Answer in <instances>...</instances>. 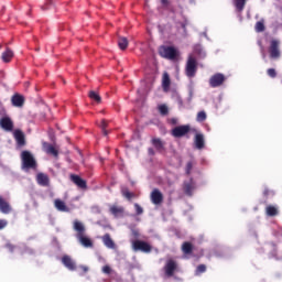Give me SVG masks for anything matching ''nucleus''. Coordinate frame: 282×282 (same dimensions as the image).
I'll return each instance as SVG.
<instances>
[{"label":"nucleus","mask_w":282,"mask_h":282,"mask_svg":"<svg viewBox=\"0 0 282 282\" xmlns=\"http://www.w3.org/2000/svg\"><path fill=\"white\" fill-rule=\"evenodd\" d=\"M11 104L13 107L21 108L23 105H25V97H23L21 94H14L11 97Z\"/></svg>","instance_id":"nucleus-14"},{"label":"nucleus","mask_w":282,"mask_h":282,"mask_svg":"<svg viewBox=\"0 0 282 282\" xmlns=\"http://www.w3.org/2000/svg\"><path fill=\"white\" fill-rule=\"evenodd\" d=\"M281 41L279 40H271L269 45V56L273 61L281 58Z\"/></svg>","instance_id":"nucleus-4"},{"label":"nucleus","mask_w":282,"mask_h":282,"mask_svg":"<svg viewBox=\"0 0 282 282\" xmlns=\"http://www.w3.org/2000/svg\"><path fill=\"white\" fill-rule=\"evenodd\" d=\"M24 249L26 250V252H32V249L28 248L26 246H24Z\"/></svg>","instance_id":"nucleus-51"},{"label":"nucleus","mask_w":282,"mask_h":282,"mask_svg":"<svg viewBox=\"0 0 282 282\" xmlns=\"http://www.w3.org/2000/svg\"><path fill=\"white\" fill-rule=\"evenodd\" d=\"M169 124H172L173 127H175V124L178 123V119L177 118H170L167 119Z\"/></svg>","instance_id":"nucleus-44"},{"label":"nucleus","mask_w":282,"mask_h":282,"mask_svg":"<svg viewBox=\"0 0 282 282\" xmlns=\"http://www.w3.org/2000/svg\"><path fill=\"white\" fill-rule=\"evenodd\" d=\"M0 213L3 215H10L12 213V206L4 198L0 196Z\"/></svg>","instance_id":"nucleus-18"},{"label":"nucleus","mask_w":282,"mask_h":282,"mask_svg":"<svg viewBox=\"0 0 282 282\" xmlns=\"http://www.w3.org/2000/svg\"><path fill=\"white\" fill-rule=\"evenodd\" d=\"M6 248H8L9 252H14V250H17V246L12 245L11 242H7Z\"/></svg>","instance_id":"nucleus-41"},{"label":"nucleus","mask_w":282,"mask_h":282,"mask_svg":"<svg viewBox=\"0 0 282 282\" xmlns=\"http://www.w3.org/2000/svg\"><path fill=\"white\" fill-rule=\"evenodd\" d=\"M191 171H193V162H187V164H186V174L191 175Z\"/></svg>","instance_id":"nucleus-42"},{"label":"nucleus","mask_w":282,"mask_h":282,"mask_svg":"<svg viewBox=\"0 0 282 282\" xmlns=\"http://www.w3.org/2000/svg\"><path fill=\"white\" fill-rule=\"evenodd\" d=\"M150 199L152 204H154L155 206H160V204L164 202V195L162 194V192H160V189L154 188L151 192Z\"/></svg>","instance_id":"nucleus-9"},{"label":"nucleus","mask_w":282,"mask_h":282,"mask_svg":"<svg viewBox=\"0 0 282 282\" xmlns=\"http://www.w3.org/2000/svg\"><path fill=\"white\" fill-rule=\"evenodd\" d=\"M267 74H268V76H270V78H276V69H274V68H269L267 70Z\"/></svg>","instance_id":"nucleus-40"},{"label":"nucleus","mask_w":282,"mask_h":282,"mask_svg":"<svg viewBox=\"0 0 282 282\" xmlns=\"http://www.w3.org/2000/svg\"><path fill=\"white\" fill-rule=\"evenodd\" d=\"M206 112L205 111H199L197 113L196 120L197 122H204L206 120Z\"/></svg>","instance_id":"nucleus-37"},{"label":"nucleus","mask_w":282,"mask_h":282,"mask_svg":"<svg viewBox=\"0 0 282 282\" xmlns=\"http://www.w3.org/2000/svg\"><path fill=\"white\" fill-rule=\"evenodd\" d=\"M109 213H111L113 217H124V207L112 205L109 207Z\"/></svg>","instance_id":"nucleus-19"},{"label":"nucleus","mask_w":282,"mask_h":282,"mask_svg":"<svg viewBox=\"0 0 282 282\" xmlns=\"http://www.w3.org/2000/svg\"><path fill=\"white\" fill-rule=\"evenodd\" d=\"M181 25H182L183 30H186V24L185 23H182Z\"/></svg>","instance_id":"nucleus-52"},{"label":"nucleus","mask_w":282,"mask_h":282,"mask_svg":"<svg viewBox=\"0 0 282 282\" xmlns=\"http://www.w3.org/2000/svg\"><path fill=\"white\" fill-rule=\"evenodd\" d=\"M247 1L248 0H234V6L238 14H241V12H243V10L246 9Z\"/></svg>","instance_id":"nucleus-24"},{"label":"nucleus","mask_w":282,"mask_h":282,"mask_svg":"<svg viewBox=\"0 0 282 282\" xmlns=\"http://www.w3.org/2000/svg\"><path fill=\"white\" fill-rule=\"evenodd\" d=\"M121 194L126 197V199H129V200H131V199H133V197H135V194L131 193L129 191V188H127V187H123L121 189Z\"/></svg>","instance_id":"nucleus-31"},{"label":"nucleus","mask_w":282,"mask_h":282,"mask_svg":"<svg viewBox=\"0 0 282 282\" xmlns=\"http://www.w3.org/2000/svg\"><path fill=\"white\" fill-rule=\"evenodd\" d=\"M108 122H107V120H102L101 121V124H100V127H101V131H102V133H104V135H109V132L107 131V127H108Z\"/></svg>","instance_id":"nucleus-36"},{"label":"nucleus","mask_w":282,"mask_h":282,"mask_svg":"<svg viewBox=\"0 0 282 282\" xmlns=\"http://www.w3.org/2000/svg\"><path fill=\"white\" fill-rule=\"evenodd\" d=\"M193 250H194V247L192 242H188V241L183 242L182 245L183 254H193Z\"/></svg>","instance_id":"nucleus-26"},{"label":"nucleus","mask_w":282,"mask_h":282,"mask_svg":"<svg viewBox=\"0 0 282 282\" xmlns=\"http://www.w3.org/2000/svg\"><path fill=\"white\" fill-rule=\"evenodd\" d=\"M46 153L54 155V158H58V150H56V148H54V145H48L46 149Z\"/></svg>","instance_id":"nucleus-32"},{"label":"nucleus","mask_w":282,"mask_h":282,"mask_svg":"<svg viewBox=\"0 0 282 282\" xmlns=\"http://www.w3.org/2000/svg\"><path fill=\"white\" fill-rule=\"evenodd\" d=\"M21 162L23 171H36L39 169V163H36V159L34 155L28 150L21 152Z\"/></svg>","instance_id":"nucleus-2"},{"label":"nucleus","mask_w":282,"mask_h":282,"mask_svg":"<svg viewBox=\"0 0 282 282\" xmlns=\"http://www.w3.org/2000/svg\"><path fill=\"white\" fill-rule=\"evenodd\" d=\"M62 263L70 272H75V270H77L76 261H74V259H72L68 254L62 257Z\"/></svg>","instance_id":"nucleus-11"},{"label":"nucleus","mask_w":282,"mask_h":282,"mask_svg":"<svg viewBox=\"0 0 282 282\" xmlns=\"http://www.w3.org/2000/svg\"><path fill=\"white\" fill-rule=\"evenodd\" d=\"M13 138H14L18 147H25V144H26V142H25V133H23V131L15 130L13 132Z\"/></svg>","instance_id":"nucleus-15"},{"label":"nucleus","mask_w":282,"mask_h":282,"mask_svg":"<svg viewBox=\"0 0 282 282\" xmlns=\"http://www.w3.org/2000/svg\"><path fill=\"white\" fill-rule=\"evenodd\" d=\"M185 74L187 78H195V74H197V59L193 55H189L187 59Z\"/></svg>","instance_id":"nucleus-5"},{"label":"nucleus","mask_w":282,"mask_h":282,"mask_svg":"<svg viewBox=\"0 0 282 282\" xmlns=\"http://www.w3.org/2000/svg\"><path fill=\"white\" fill-rule=\"evenodd\" d=\"M79 270H82L79 272V276H83V274H87V272H89V267H87V265H79Z\"/></svg>","instance_id":"nucleus-39"},{"label":"nucleus","mask_w":282,"mask_h":282,"mask_svg":"<svg viewBox=\"0 0 282 282\" xmlns=\"http://www.w3.org/2000/svg\"><path fill=\"white\" fill-rule=\"evenodd\" d=\"M204 272H206V264H199L196 268L195 275L199 276V274H204Z\"/></svg>","instance_id":"nucleus-34"},{"label":"nucleus","mask_w":282,"mask_h":282,"mask_svg":"<svg viewBox=\"0 0 282 282\" xmlns=\"http://www.w3.org/2000/svg\"><path fill=\"white\" fill-rule=\"evenodd\" d=\"M132 248H133L134 252L140 251V252L149 253L152 250L151 245H149V242L142 241V240L133 241Z\"/></svg>","instance_id":"nucleus-7"},{"label":"nucleus","mask_w":282,"mask_h":282,"mask_svg":"<svg viewBox=\"0 0 282 282\" xmlns=\"http://www.w3.org/2000/svg\"><path fill=\"white\" fill-rule=\"evenodd\" d=\"M118 47L122 51L127 50V47H129V40L127 37H119Z\"/></svg>","instance_id":"nucleus-30"},{"label":"nucleus","mask_w":282,"mask_h":282,"mask_svg":"<svg viewBox=\"0 0 282 282\" xmlns=\"http://www.w3.org/2000/svg\"><path fill=\"white\" fill-rule=\"evenodd\" d=\"M265 214L268 217H276V215H279V208L273 205H269L265 207Z\"/></svg>","instance_id":"nucleus-27"},{"label":"nucleus","mask_w":282,"mask_h":282,"mask_svg":"<svg viewBox=\"0 0 282 282\" xmlns=\"http://www.w3.org/2000/svg\"><path fill=\"white\" fill-rule=\"evenodd\" d=\"M101 239L106 248H109L110 250H116V242H113V239H111V235L106 234L102 236Z\"/></svg>","instance_id":"nucleus-21"},{"label":"nucleus","mask_w":282,"mask_h":282,"mask_svg":"<svg viewBox=\"0 0 282 282\" xmlns=\"http://www.w3.org/2000/svg\"><path fill=\"white\" fill-rule=\"evenodd\" d=\"M159 54L162 58H167L169 61L177 58V50L173 46H160Z\"/></svg>","instance_id":"nucleus-3"},{"label":"nucleus","mask_w":282,"mask_h":282,"mask_svg":"<svg viewBox=\"0 0 282 282\" xmlns=\"http://www.w3.org/2000/svg\"><path fill=\"white\" fill-rule=\"evenodd\" d=\"M14 56V53L12 52V50L7 48L6 52L2 53V61L4 63H10V61H12Z\"/></svg>","instance_id":"nucleus-28"},{"label":"nucleus","mask_w":282,"mask_h":282,"mask_svg":"<svg viewBox=\"0 0 282 282\" xmlns=\"http://www.w3.org/2000/svg\"><path fill=\"white\" fill-rule=\"evenodd\" d=\"M0 50H1V45H0Z\"/></svg>","instance_id":"nucleus-54"},{"label":"nucleus","mask_w":282,"mask_h":282,"mask_svg":"<svg viewBox=\"0 0 282 282\" xmlns=\"http://www.w3.org/2000/svg\"><path fill=\"white\" fill-rule=\"evenodd\" d=\"M175 270H177V262H175L174 260H167L164 265L165 276H173V274H175Z\"/></svg>","instance_id":"nucleus-10"},{"label":"nucleus","mask_w":282,"mask_h":282,"mask_svg":"<svg viewBox=\"0 0 282 282\" xmlns=\"http://www.w3.org/2000/svg\"><path fill=\"white\" fill-rule=\"evenodd\" d=\"M134 209L137 215H142V213H144V209L138 203L134 204Z\"/></svg>","instance_id":"nucleus-38"},{"label":"nucleus","mask_w":282,"mask_h":282,"mask_svg":"<svg viewBox=\"0 0 282 282\" xmlns=\"http://www.w3.org/2000/svg\"><path fill=\"white\" fill-rule=\"evenodd\" d=\"M188 133H191L189 124L177 126L171 131L173 138H184V135H188Z\"/></svg>","instance_id":"nucleus-6"},{"label":"nucleus","mask_w":282,"mask_h":282,"mask_svg":"<svg viewBox=\"0 0 282 282\" xmlns=\"http://www.w3.org/2000/svg\"><path fill=\"white\" fill-rule=\"evenodd\" d=\"M162 6H169V0H161Z\"/></svg>","instance_id":"nucleus-49"},{"label":"nucleus","mask_w":282,"mask_h":282,"mask_svg":"<svg viewBox=\"0 0 282 282\" xmlns=\"http://www.w3.org/2000/svg\"><path fill=\"white\" fill-rule=\"evenodd\" d=\"M69 177H70V182H73V184H76L78 188H82L83 191L87 188V181L83 180V177L76 174H70Z\"/></svg>","instance_id":"nucleus-13"},{"label":"nucleus","mask_w":282,"mask_h":282,"mask_svg":"<svg viewBox=\"0 0 282 282\" xmlns=\"http://www.w3.org/2000/svg\"><path fill=\"white\" fill-rule=\"evenodd\" d=\"M264 197H268L269 195H274V192L270 191L268 187L263 191Z\"/></svg>","instance_id":"nucleus-47"},{"label":"nucleus","mask_w":282,"mask_h":282,"mask_svg":"<svg viewBox=\"0 0 282 282\" xmlns=\"http://www.w3.org/2000/svg\"><path fill=\"white\" fill-rule=\"evenodd\" d=\"M148 151H149L150 155H155V151H153L152 148H150Z\"/></svg>","instance_id":"nucleus-50"},{"label":"nucleus","mask_w":282,"mask_h":282,"mask_svg":"<svg viewBox=\"0 0 282 282\" xmlns=\"http://www.w3.org/2000/svg\"><path fill=\"white\" fill-rule=\"evenodd\" d=\"M269 248H271V250H273V251H272V256H273V257H276V245L270 243V245H269Z\"/></svg>","instance_id":"nucleus-45"},{"label":"nucleus","mask_w":282,"mask_h":282,"mask_svg":"<svg viewBox=\"0 0 282 282\" xmlns=\"http://www.w3.org/2000/svg\"><path fill=\"white\" fill-rule=\"evenodd\" d=\"M256 32H265V24H263V21H258L256 23Z\"/></svg>","instance_id":"nucleus-33"},{"label":"nucleus","mask_w":282,"mask_h":282,"mask_svg":"<svg viewBox=\"0 0 282 282\" xmlns=\"http://www.w3.org/2000/svg\"><path fill=\"white\" fill-rule=\"evenodd\" d=\"M54 205H55V208L59 210V213H69V207H67L65 202L61 199H55Z\"/></svg>","instance_id":"nucleus-23"},{"label":"nucleus","mask_w":282,"mask_h":282,"mask_svg":"<svg viewBox=\"0 0 282 282\" xmlns=\"http://www.w3.org/2000/svg\"><path fill=\"white\" fill-rule=\"evenodd\" d=\"M194 144L196 149L202 150L204 149L206 142L204 141V134L203 133H196L194 138Z\"/></svg>","instance_id":"nucleus-22"},{"label":"nucleus","mask_w":282,"mask_h":282,"mask_svg":"<svg viewBox=\"0 0 282 282\" xmlns=\"http://www.w3.org/2000/svg\"><path fill=\"white\" fill-rule=\"evenodd\" d=\"M159 112L161 116H169V107L166 105L159 106Z\"/></svg>","instance_id":"nucleus-35"},{"label":"nucleus","mask_w":282,"mask_h":282,"mask_svg":"<svg viewBox=\"0 0 282 282\" xmlns=\"http://www.w3.org/2000/svg\"><path fill=\"white\" fill-rule=\"evenodd\" d=\"M36 182L40 186H50V176L45 173H37Z\"/></svg>","instance_id":"nucleus-20"},{"label":"nucleus","mask_w":282,"mask_h":282,"mask_svg":"<svg viewBox=\"0 0 282 282\" xmlns=\"http://www.w3.org/2000/svg\"><path fill=\"white\" fill-rule=\"evenodd\" d=\"M102 272H104V274H111V267H109V265H104L102 267Z\"/></svg>","instance_id":"nucleus-43"},{"label":"nucleus","mask_w":282,"mask_h":282,"mask_svg":"<svg viewBox=\"0 0 282 282\" xmlns=\"http://www.w3.org/2000/svg\"><path fill=\"white\" fill-rule=\"evenodd\" d=\"M73 228L77 232L76 239L84 248H94V240L88 237L85 225L80 220H74Z\"/></svg>","instance_id":"nucleus-1"},{"label":"nucleus","mask_w":282,"mask_h":282,"mask_svg":"<svg viewBox=\"0 0 282 282\" xmlns=\"http://www.w3.org/2000/svg\"><path fill=\"white\" fill-rule=\"evenodd\" d=\"M132 236H134L135 239H138V237H140V231L137 229L132 230Z\"/></svg>","instance_id":"nucleus-48"},{"label":"nucleus","mask_w":282,"mask_h":282,"mask_svg":"<svg viewBox=\"0 0 282 282\" xmlns=\"http://www.w3.org/2000/svg\"><path fill=\"white\" fill-rule=\"evenodd\" d=\"M151 142H152V147H154V149H156V151L159 153H162V152L166 151V148H165L166 147V142L162 141V139L153 138L151 140Z\"/></svg>","instance_id":"nucleus-16"},{"label":"nucleus","mask_w":282,"mask_h":282,"mask_svg":"<svg viewBox=\"0 0 282 282\" xmlns=\"http://www.w3.org/2000/svg\"><path fill=\"white\" fill-rule=\"evenodd\" d=\"M47 8L42 7V10H46Z\"/></svg>","instance_id":"nucleus-53"},{"label":"nucleus","mask_w":282,"mask_h":282,"mask_svg":"<svg viewBox=\"0 0 282 282\" xmlns=\"http://www.w3.org/2000/svg\"><path fill=\"white\" fill-rule=\"evenodd\" d=\"M226 83V76L221 73H217L209 78V86L213 88L221 87Z\"/></svg>","instance_id":"nucleus-8"},{"label":"nucleus","mask_w":282,"mask_h":282,"mask_svg":"<svg viewBox=\"0 0 282 282\" xmlns=\"http://www.w3.org/2000/svg\"><path fill=\"white\" fill-rule=\"evenodd\" d=\"M88 98H90V100H94L98 105H100V102H102V98L100 97V95L94 90H90L88 93Z\"/></svg>","instance_id":"nucleus-29"},{"label":"nucleus","mask_w":282,"mask_h":282,"mask_svg":"<svg viewBox=\"0 0 282 282\" xmlns=\"http://www.w3.org/2000/svg\"><path fill=\"white\" fill-rule=\"evenodd\" d=\"M183 191L185 193V195H188V197L193 196V191H195V181L189 180L187 182L183 183Z\"/></svg>","instance_id":"nucleus-17"},{"label":"nucleus","mask_w":282,"mask_h":282,"mask_svg":"<svg viewBox=\"0 0 282 282\" xmlns=\"http://www.w3.org/2000/svg\"><path fill=\"white\" fill-rule=\"evenodd\" d=\"M0 127L4 131H13L14 122H12V119H10V117H3L0 119Z\"/></svg>","instance_id":"nucleus-12"},{"label":"nucleus","mask_w":282,"mask_h":282,"mask_svg":"<svg viewBox=\"0 0 282 282\" xmlns=\"http://www.w3.org/2000/svg\"><path fill=\"white\" fill-rule=\"evenodd\" d=\"M162 87L164 91H169V89H171V77L169 76V73L163 74Z\"/></svg>","instance_id":"nucleus-25"},{"label":"nucleus","mask_w":282,"mask_h":282,"mask_svg":"<svg viewBox=\"0 0 282 282\" xmlns=\"http://www.w3.org/2000/svg\"><path fill=\"white\" fill-rule=\"evenodd\" d=\"M6 226H8V220L0 219V230H3V228H6Z\"/></svg>","instance_id":"nucleus-46"}]
</instances>
